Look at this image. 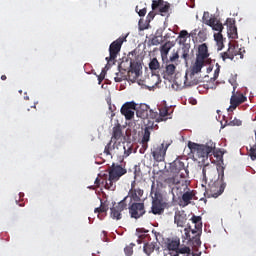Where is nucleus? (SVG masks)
<instances>
[{"label": "nucleus", "mask_w": 256, "mask_h": 256, "mask_svg": "<svg viewBox=\"0 0 256 256\" xmlns=\"http://www.w3.org/2000/svg\"><path fill=\"white\" fill-rule=\"evenodd\" d=\"M136 115L137 117H140V119H148L149 110L147 109V106H146V109L140 108L139 110H137Z\"/></svg>", "instance_id": "obj_35"}, {"label": "nucleus", "mask_w": 256, "mask_h": 256, "mask_svg": "<svg viewBox=\"0 0 256 256\" xmlns=\"http://www.w3.org/2000/svg\"><path fill=\"white\" fill-rule=\"evenodd\" d=\"M202 19L203 23H205V25H208V27H213L215 23H217V18H210L209 12H204Z\"/></svg>", "instance_id": "obj_31"}, {"label": "nucleus", "mask_w": 256, "mask_h": 256, "mask_svg": "<svg viewBox=\"0 0 256 256\" xmlns=\"http://www.w3.org/2000/svg\"><path fill=\"white\" fill-rule=\"evenodd\" d=\"M213 31H218V33H221L223 31V24L220 21H217L212 26Z\"/></svg>", "instance_id": "obj_43"}, {"label": "nucleus", "mask_w": 256, "mask_h": 256, "mask_svg": "<svg viewBox=\"0 0 256 256\" xmlns=\"http://www.w3.org/2000/svg\"><path fill=\"white\" fill-rule=\"evenodd\" d=\"M133 247H135V244L131 243L130 245L126 246L124 248L125 255L131 256L133 255Z\"/></svg>", "instance_id": "obj_44"}, {"label": "nucleus", "mask_w": 256, "mask_h": 256, "mask_svg": "<svg viewBox=\"0 0 256 256\" xmlns=\"http://www.w3.org/2000/svg\"><path fill=\"white\" fill-rule=\"evenodd\" d=\"M192 223L195 225V230H191L192 235H199V231L203 229V221L201 216L193 215L191 218Z\"/></svg>", "instance_id": "obj_24"}, {"label": "nucleus", "mask_w": 256, "mask_h": 256, "mask_svg": "<svg viewBox=\"0 0 256 256\" xmlns=\"http://www.w3.org/2000/svg\"><path fill=\"white\" fill-rule=\"evenodd\" d=\"M98 81H99V83H101L103 81V77L102 76H98Z\"/></svg>", "instance_id": "obj_58"}, {"label": "nucleus", "mask_w": 256, "mask_h": 256, "mask_svg": "<svg viewBox=\"0 0 256 256\" xmlns=\"http://www.w3.org/2000/svg\"><path fill=\"white\" fill-rule=\"evenodd\" d=\"M151 139V130L149 128L144 129V134L142 137V143L145 145L146 143H149V140Z\"/></svg>", "instance_id": "obj_38"}, {"label": "nucleus", "mask_w": 256, "mask_h": 256, "mask_svg": "<svg viewBox=\"0 0 256 256\" xmlns=\"http://www.w3.org/2000/svg\"><path fill=\"white\" fill-rule=\"evenodd\" d=\"M169 51H171V43L166 42L160 48V53H161V57H162L163 61H165V59H167V56L169 55Z\"/></svg>", "instance_id": "obj_30"}, {"label": "nucleus", "mask_w": 256, "mask_h": 256, "mask_svg": "<svg viewBox=\"0 0 256 256\" xmlns=\"http://www.w3.org/2000/svg\"><path fill=\"white\" fill-rule=\"evenodd\" d=\"M221 71V68H219V66L217 67V69L214 71V76H213V81H217V79L219 78V73Z\"/></svg>", "instance_id": "obj_51"}, {"label": "nucleus", "mask_w": 256, "mask_h": 256, "mask_svg": "<svg viewBox=\"0 0 256 256\" xmlns=\"http://www.w3.org/2000/svg\"><path fill=\"white\" fill-rule=\"evenodd\" d=\"M97 164H98V165H101V162L98 161Z\"/></svg>", "instance_id": "obj_63"}, {"label": "nucleus", "mask_w": 256, "mask_h": 256, "mask_svg": "<svg viewBox=\"0 0 256 256\" xmlns=\"http://www.w3.org/2000/svg\"><path fill=\"white\" fill-rule=\"evenodd\" d=\"M155 250L159 251V244H157V242L144 244V253H146V255H151Z\"/></svg>", "instance_id": "obj_28"}, {"label": "nucleus", "mask_w": 256, "mask_h": 256, "mask_svg": "<svg viewBox=\"0 0 256 256\" xmlns=\"http://www.w3.org/2000/svg\"><path fill=\"white\" fill-rule=\"evenodd\" d=\"M145 129H148V131H153V129H155V122L147 120Z\"/></svg>", "instance_id": "obj_47"}, {"label": "nucleus", "mask_w": 256, "mask_h": 256, "mask_svg": "<svg viewBox=\"0 0 256 256\" xmlns=\"http://www.w3.org/2000/svg\"><path fill=\"white\" fill-rule=\"evenodd\" d=\"M241 120H239V119H234V120H232L231 122H230V125H233V126H237V127H239L240 125H241Z\"/></svg>", "instance_id": "obj_54"}, {"label": "nucleus", "mask_w": 256, "mask_h": 256, "mask_svg": "<svg viewBox=\"0 0 256 256\" xmlns=\"http://www.w3.org/2000/svg\"><path fill=\"white\" fill-rule=\"evenodd\" d=\"M88 189H96L95 186H88Z\"/></svg>", "instance_id": "obj_60"}, {"label": "nucleus", "mask_w": 256, "mask_h": 256, "mask_svg": "<svg viewBox=\"0 0 256 256\" xmlns=\"http://www.w3.org/2000/svg\"><path fill=\"white\" fill-rule=\"evenodd\" d=\"M165 69L166 75H168V77H172V75H175V70L177 69V66H175V64H166Z\"/></svg>", "instance_id": "obj_34"}, {"label": "nucleus", "mask_w": 256, "mask_h": 256, "mask_svg": "<svg viewBox=\"0 0 256 256\" xmlns=\"http://www.w3.org/2000/svg\"><path fill=\"white\" fill-rule=\"evenodd\" d=\"M88 220L91 221V217H89Z\"/></svg>", "instance_id": "obj_64"}, {"label": "nucleus", "mask_w": 256, "mask_h": 256, "mask_svg": "<svg viewBox=\"0 0 256 256\" xmlns=\"http://www.w3.org/2000/svg\"><path fill=\"white\" fill-rule=\"evenodd\" d=\"M103 167L99 168L98 178H97V185H109V171L107 169L101 170Z\"/></svg>", "instance_id": "obj_22"}, {"label": "nucleus", "mask_w": 256, "mask_h": 256, "mask_svg": "<svg viewBox=\"0 0 256 256\" xmlns=\"http://www.w3.org/2000/svg\"><path fill=\"white\" fill-rule=\"evenodd\" d=\"M88 74L93 73L94 75H97V73L95 72V70H92L91 72H87Z\"/></svg>", "instance_id": "obj_59"}, {"label": "nucleus", "mask_w": 256, "mask_h": 256, "mask_svg": "<svg viewBox=\"0 0 256 256\" xmlns=\"http://www.w3.org/2000/svg\"><path fill=\"white\" fill-rule=\"evenodd\" d=\"M137 107V104L135 102H126L121 107V114L124 115L125 119L127 121H131L133 117H135V108Z\"/></svg>", "instance_id": "obj_15"}, {"label": "nucleus", "mask_w": 256, "mask_h": 256, "mask_svg": "<svg viewBox=\"0 0 256 256\" xmlns=\"http://www.w3.org/2000/svg\"><path fill=\"white\" fill-rule=\"evenodd\" d=\"M205 63H207L205 60L196 58L195 63L191 67V75H197V73H201V70L203 67H205Z\"/></svg>", "instance_id": "obj_26"}, {"label": "nucleus", "mask_w": 256, "mask_h": 256, "mask_svg": "<svg viewBox=\"0 0 256 256\" xmlns=\"http://www.w3.org/2000/svg\"><path fill=\"white\" fill-rule=\"evenodd\" d=\"M94 184L97 185V178L94 180Z\"/></svg>", "instance_id": "obj_61"}, {"label": "nucleus", "mask_w": 256, "mask_h": 256, "mask_svg": "<svg viewBox=\"0 0 256 256\" xmlns=\"http://www.w3.org/2000/svg\"><path fill=\"white\" fill-rule=\"evenodd\" d=\"M123 41L125 39L118 38L114 42L110 44L109 47V57H106L107 65L106 67H112V65H115L117 62V55L121 53V47H123Z\"/></svg>", "instance_id": "obj_6"}, {"label": "nucleus", "mask_w": 256, "mask_h": 256, "mask_svg": "<svg viewBox=\"0 0 256 256\" xmlns=\"http://www.w3.org/2000/svg\"><path fill=\"white\" fill-rule=\"evenodd\" d=\"M170 173L180 175V179H186L189 176V171L185 168V163L180 159H176L170 164Z\"/></svg>", "instance_id": "obj_11"}, {"label": "nucleus", "mask_w": 256, "mask_h": 256, "mask_svg": "<svg viewBox=\"0 0 256 256\" xmlns=\"http://www.w3.org/2000/svg\"><path fill=\"white\" fill-rule=\"evenodd\" d=\"M125 141V135H123V126L121 124H116L112 128V136L110 142L106 145L104 149V153L106 155H111V151L115 149V145H121V143H124Z\"/></svg>", "instance_id": "obj_4"}, {"label": "nucleus", "mask_w": 256, "mask_h": 256, "mask_svg": "<svg viewBox=\"0 0 256 256\" xmlns=\"http://www.w3.org/2000/svg\"><path fill=\"white\" fill-rule=\"evenodd\" d=\"M148 81L151 82V87H155L159 83V75L152 74Z\"/></svg>", "instance_id": "obj_41"}, {"label": "nucleus", "mask_w": 256, "mask_h": 256, "mask_svg": "<svg viewBox=\"0 0 256 256\" xmlns=\"http://www.w3.org/2000/svg\"><path fill=\"white\" fill-rule=\"evenodd\" d=\"M198 37H199V42L200 43H203V41H205L207 39V36L201 31H199Z\"/></svg>", "instance_id": "obj_50"}, {"label": "nucleus", "mask_w": 256, "mask_h": 256, "mask_svg": "<svg viewBox=\"0 0 256 256\" xmlns=\"http://www.w3.org/2000/svg\"><path fill=\"white\" fill-rule=\"evenodd\" d=\"M1 80H2V81H6V80H7V76H6V75H2V76H1Z\"/></svg>", "instance_id": "obj_57"}, {"label": "nucleus", "mask_w": 256, "mask_h": 256, "mask_svg": "<svg viewBox=\"0 0 256 256\" xmlns=\"http://www.w3.org/2000/svg\"><path fill=\"white\" fill-rule=\"evenodd\" d=\"M214 40L216 41L218 47H223V34H221V32L214 34Z\"/></svg>", "instance_id": "obj_39"}, {"label": "nucleus", "mask_w": 256, "mask_h": 256, "mask_svg": "<svg viewBox=\"0 0 256 256\" xmlns=\"http://www.w3.org/2000/svg\"><path fill=\"white\" fill-rule=\"evenodd\" d=\"M196 59L206 61L209 59V48L206 43H203L198 46V53L196 54Z\"/></svg>", "instance_id": "obj_21"}, {"label": "nucleus", "mask_w": 256, "mask_h": 256, "mask_svg": "<svg viewBox=\"0 0 256 256\" xmlns=\"http://www.w3.org/2000/svg\"><path fill=\"white\" fill-rule=\"evenodd\" d=\"M94 213H97V208L94 209Z\"/></svg>", "instance_id": "obj_62"}, {"label": "nucleus", "mask_w": 256, "mask_h": 256, "mask_svg": "<svg viewBox=\"0 0 256 256\" xmlns=\"http://www.w3.org/2000/svg\"><path fill=\"white\" fill-rule=\"evenodd\" d=\"M122 150H123V155H122L123 159H127V157H129V155L133 153V143L123 142Z\"/></svg>", "instance_id": "obj_27"}, {"label": "nucleus", "mask_w": 256, "mask_h": 256, "mask_svg": "<svg viewBox=\"0 0 256 256\" xmlns=\"http://www.w3.org/2000/svg\"><path fill=\"white\" fill-rule=\"evenodd\" d=\"M202 175H203L202 183L207 185V181L211 183L212 181L217 180V177H219L217 176L219 175V170L218 169L216 170L215 166L211 164H206L203 166Z\"/></svg>", "instance_id": "obj_12"}, {"label": "nucleus", "mask_w": 256, "mask_h": 256, "mask_svg": "<svg viewBox=\"0 0 256 256\" xmlns=\"http://www.w3.org/2000/svg\"><path fill=\"white\" fill-rule=\"evenodd\" d=\"M250 158L252 161H256V144L250 148Z\"/></svg>", "instance_id": "obj_48"}, {"label": "nucleus", "mask_w": 256, "mask_h": 256, "mask_svg": "<svg viewBox=\"0 0 256 256\" xmlns=\"http://www.w3.org/2000/svg\"><path fill=\"white\" fill-rule=\"evenodd\" d=\"M184 239H187L188 241H193V239H195L197 245L201 243V240H199V238L191 237V226H188L187 228L184 229Z\"/></svg>", "instance_id": "obj_32"}, {"label": "nucleus", "mask_w": 256, "mask_h": 256, "mask_svg": "<svg viewBox=\"0 0 256 256\" xmlns=\"http://www.w3.org/2000/svg\"><path fill=\"white\" fill-rule=\"evenodd\" d=\"M179 245H181V242L179 240L175 239V240H171L168 242L167 248L169 251H176V253H177V251L179 249Z\"/></svg>", "instance_id": "obj_33"}, {"label": "nucleus", "mask_w": 256, "mask_h": 256, "mask_svg": "<svg viewBox=\"0 0 256 256\" xmlns=\"http://www.w3.org/2000/svg\"><path fill=\"white\" fill-rule=\"evenodd\" d=\"M243 53H245V49L240 48L239 44H231L229 43V47L226 52L221 53V58L223 61H227V59H230V61H233V59H243Z\"/></svg>", "instance_id": "obj_7"}, {"label": "nucleus", "mask_w": 256, "mask_h": 256, "mask_svg": "<svg viewBox=\"0 0 256 256\" xmlns=\"http://www.w3.org/2000/svg\"><path fill=\"white\" fill-rule=\"evenodd\" d=\"M165 183L171 187L172 193L173 195H176V197H181V195L190 189L189 181H187L185 178L179 179L177 176L167 178Z\"/></svg>", "instance_id": "obj_3"}, {"label": "nucleus", "mask_w": 256, "mask_h": 256, "mask_svg": "<svg viewBox=\"0 0 256 256\" xmlns=\"http://www.w3.org/2000/svg\"><path fill=\"white\" fill-rule=\"evenodd\" d=\"M160 117H169V108L163 107L159 110Z\"/></svg>", "instance_id": "obj_46"}, {"label": "nucleus", "mask_w": 256, "mask_h": 256, "mask_svg": "<svg viewBox=\"0 0 256 256\" xmlns=\"http://www.w3.org/2000/svg\"><path fill=\"white\" fill-rule=\"evenodd\" d=\"M155 184L152 185L151 189V195L154 193V197H152V207L150 213H153V215H163L165 208H163V204L161 203V200L157 197V192L154 190Z\"/></svg>", "instance_id": "obj_14"}, {"label": "nucleus", "mask_w": 256, "mask_h": 256, "mask_svg": "<svg viewBox=\"0 0 256 256\" xmlns=\"http://www.w3.org/2000/svg\"><path fill=\"white\" fill-rule=\"evenodd\" d=\"M174 223L177 224V227H185L187 223V214H185V211L181 210L175 212Z\"/></svg>", "instance_id": "obj_23"}, {"label": "nucleus", "mask_w": 256, "mask_h": 256, "mask_svg": "<svg viewBox=\"0 0 256 256\" xmlns=\"http://www.w3.org/2000/svg\"><path fill=\"white\" fill-rule=\"evenodd\" d=\"M217 169V179L212 180V182H208V188L206 190L208 197H214V199H217L219 195H223L225 187H227V184L225 183V167L218 165Z\"/></svg>", "instance_id": "obj_2"}, {"label": "nucleus", "mask_w": 256, "mask_h": 256, "mask_svg": "<svg viewBox=\"0 0 256 256\" xmlns=\"http://www.w3.org/2000/svg\"><path fill=\"white\" fill-rule=\"evenodd\" d=\"M247 101V97H245L243 94L235 95V87L233 89V95L230 99V108L229 109H237L241 103H245Z\"/></svg>", "instance_id": "obj_18"}, {"label": "nucleus", "mask_w": 256, "mask_h": 256, "mask_svg": "<svg viewBox=\"0 0 256 256\" xmlns=\"http://www.w3.org/2000/svg\"><path fill=\"white\" fill-rule=\"evenodd\" d=\"M170 145L171 143H162L160 145L154 146L153 149L151 150L154 161H157V163L165 161L167 149H169Z\"/></svg>", "instance_id": "obj_10"}, {"label": "nucleus", "mask_w": 256, "mask_h": 256, "mask_svg": "<svg viewBox=\"0 0 256 256\" xmlns=\"http://www.w3.org/2000/svg\"><path fill=\"white\" fill-rule=\"evenodd\" d=\"M128 211L132 219H141L145 215V203L139 201H130Z\"/></svg>", "instance_id": "obj_8"}, {"label": "nucleus", "mask_w": 256, "mask_h": 256, "mask_svg": "<svg viewBox=\"0 0 256 256\" xmlns=\"http://www.w3.org/2000/svg\"><path fill=\"white\" fill-rule=\"evenodd\" d=\"M161 67V64L159 63V60L157 58H153L149 63V69L151 71H157Z\"/></svg>", "instance_id": "obj_36"}, {"label": "nucleus", "mask_w": 256, "mask_h": 256, "mask_svg": "<svg viewBox=\"0 0 256 256\" xmlns=\"http://www.w3.org/2000/svg\"><path fill=\"white\" fill-rule=\"evenodd\" d=\"M127 197L126 196L122 201H120L116 206H113L112 208H110V217L112 219H116V221H119L123 218V215L121 213H123V211H125V209H127V203L125 201H127Z\"/></svg>", "instance_id": "obj_13"}, {"label": "nucleus", "mask_w": 256, "mask_h": 256, "mask_svg": "<svg viewBox=\"0 0 256 256\" xmlns=\"http://www.w3.org/2000/svg\"><path fill=\"white\" fill-rule=\"evenodd\" d=\"M228 23V35L230 39H238V34H237V26H235V20L234 19H227Z\"/></svg>", "instance_id": "obj_25"}, {"label": "nucleus", "mask_w": 256, "mask_h": 256, "mask_svg": "<svg viewBox=\"0 0 256 256\" xmlns=\"http://www.w3.org/2000/svg\"><path fill=\"white\" fill-rule=\"evenodd\" d=\"M182 59H184L185 63L187 64L189 62V48L184 47L182 49Z\"/></svg>", "instance_id": "obj_42"}, {"label": "nucleus", "mask_w": 256, "mask_h": 256, "mask_svg": "<svg viewBox=\"0 0 256 256\" xmlns=\"http://www.w3.org/2000/svg\"><path fill=\"white\" fill-rule=\"evenodd\" d=\"M187 37H189V32L187 30H182L179 33L180 43H185L187 41Z\"/></svg>", "instance_id": "obj_40"}, {"label": "nucleus", "mask_w": 256, "mask_h": 256, "mask_svg": "<svg viewBox=\"0 0 256 256\" xmlns=\"http://www.w3.org/2000/svg\"><path fill=\"white\" fill-rule=\"evenodd\" d=\"M152 234L154 235V237L156 239V243H159V245H161V241H163V235H161V233L155 232V231H152Z\"/></svg>", "instance_id": "obj_45"}, {"label": "nucleus", "mask_w": 256, "mask_h": 256, "mask_svg": "<svg viewBox=\"0 0 256 256\" xmlns=\"http://www.w3.org/2000/svg\"><path fill=\"white\" fill-rule=\"evenodd\" d=\"M139 17H145L147 15V8H143L138 12Z\"/></svg>", "instance_id": "obj_55"}, {"label": "nucleus", "mask_w": 256, "mask_h": 256, "mask_svg": "<svg viewBox=\"0 0 256 256\" xmlns=\"http://www.w3.org/2000/svg\"><path fill=\"white\" fill-rule=\"evenodd\" d=\"M107 211H109V201L100 199V206L97 208L98 219H105Z\"/></svg>", "instance_id": "obj_20"}, {"label": "nucleus", "mask_w": 256, "mask_h": 256, "mask_svg": "<svg viewBox=\"0 0 256 256\" xmlns=\"http://www.w3.org/2000/svg\"><path fill=\"white\" fill-rule=\"evenodd\" d=\"M160 43H161V40L157 36H155L151 40V45H159Z\"/></svg>", "instance_id": "obj_52"}, {"label": "nucleus", "mask_w": 256, "mask_h": 256, "mask_svg": "<svg viewBox=\"0 0 256 256\" xmlns=\"http://www.w3.org/2000/svg\"><path fill=\"white\" fill-rule=\"evenodd\" d=\"M133 57H137V52L132 51L128 54V59H130V70L127 72L129 79H137L141 75V63L135 62Z\"/></svg>", "instance_id": "obj_9"}, {"label": "nucleus", "mask_w": 256, "mask_h": 256, "mask_svg": "<svg viewBox=\"0 0 256 256\" xmlns=\"http://www.w3.org/2000/svg\"><path fill=\"white\" fill-rule=\"evenodd\" d=\"M197 35V29L193 30L190 34H188V37H192V39H195Z\"/></svg>", "instance_id": "obj_56"}, {"label": "nucleus", "mask_w": 256, "mask_h": 256, "mask_svg": "<svg viewBox=\"0 0 256 256\" xmlns=\"http://www.w3.org/2000/svg\"><path fill=\"white\" fill-rule=\"evenodd\" d=\"M143 189L135 188V181L131 183V189L129 190L127 199L130 197V201H138L141 202V197H143Z\"/></svg>", "instance_id": "obj_17"}, {"label": "nucleus", "mask_w": 256, "mask_h": 256, "mask_svg": "<svg viewBox=\"0 0 256 256\" xmlns=\"http://www.w3.org/2000/svg\"><path fill=\"white\" fill-rule=\"evenodd\" d=\"M171 5L163 0H153L152 1V11H157L159 9V13L164 17L169 13Z\"/></svg>", "instance_id": "obj_16"}, {"label": "nucleus", "mask_w": 256, "mask_h": 256, "mask_svg": "<svg viewBox=\"0 0 256 256\" xmlns=\"http://www.w3.org/2000/svg\"><path fill=\"white\" fill-rule=\"evenodd\" d=\"M177 59H179V53L175 52L172 54V56H170L169 61L173 63V61H177Z\"/></svg>", "instance_id": "obj_53"}, {"label": "nucleus", "mask_w": 256, "mask_h": 256, "mask_svg": "<svg viewBox=\"0 0 256 256\" xmlns=\"http://www.w3.org/2000/svg\"><path fill=\"white\" fill-rule=\"evenodd\" d=\"M119 72H117L114 77V81L116 83H121V81L127 80V77H129V74H127V70H121V66L118 67Z\"/></svg>", "instance_id": "obj_29"}, {"label": "nucleus", "mask_w": 256, "mask_h": 256, "mask_svg": "<svg viewBox=\"0 0 256 256\" xmlns=\"http://www.w3.org/2000/svg\"><path fill=\"white\" fill-rule=\"evenodd\" d=\"M109 177L108 181L109 183H117L123 175H127V167L125 162L122 163H113L108 171Z\"/></svg>", "instance_id": "obj_5"}, {"label": "nucleus", "mask_w": 256, "mask_h": 256, "mask_svg": "<svg viewBox=\"0 0 256 256\" xmlns=\"http://www.w3.org/2000/svg\"><path fill=\"white\" fill-rule=\"evenodd\" d=\"M193 197H195V191L189 188L188 191L181 195L180 206L187 207V205H190L191 201H193Z\"/></svg>", "instance_id": "obj_19"}, {"label": "nucleus", "mask_w": 256, "mask_h": 256, "mask_svg": "<svg viewBox=\"0 0 256 256\" xmlns=\"http://www.w3.org/2000/svg\"><path fill=\"white\" fill-rule=\"evenodd\" d=\"M188 149H190V153L193 157H196V159H202V161H205L209 159L211 155H214V157H217L219 161H223V152L215 151L216 144L213 140H209L205 144H197L189 141Z\"/></svg>", "instance_id": "obj_1"}, {"label": "nucleus", "mask_w": 256, "mask_h": 256, "mask_svg": "<svg viewBox=\"0 0 256 256\" xmlns=\"http://www.w3.org/2000/svg\"><path fill=\"white\" fill-rule=\"evenodd\" d=\"M153 19H155V12L154 11H150L147 15V21L148 23H151V21H153Z\"/></svg>", "instance_id": "obj_49"}, {"label": "nucleus", "mask_w": 256, "mask_h": 256, "mask_svg": "<svg viewBox=\"0 0 256 256\" xmlns=\"http://www.w3.org/2000/svg\"><path fill=\"white\" fill-rule=\"evenodd\" d=\"M179 254L180 255H191V248H189L188 246L178 248V250L176 251V255H174V256H179Z\"/></svg>", "instance_id": "obj_37"}]
</instances>
